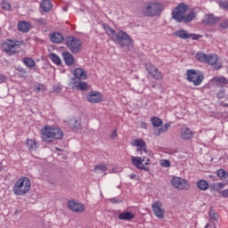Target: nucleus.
Wrapping results in <instances>:
<instances>
[{
  "label": "nucleus",
  "instance_id": "c03bdc74",
  "mask_svg": "<svg viewBox=\"0 0 228 228\" xmlns=\"http://www.w3.org/2000/svg\"><path fill=\"white\" fill-rule=\"evenodd\" d=\"M219 26L222 29H228V20H224L221 21Z\"/></svg>",
  "mask_w": 228,
  "mask_h": 228
},
{
  "label": "nucleus",
  "instance_id": "bb28decb",
  "mask_svg": "<svg viewBox=\"0 0 228 228\" xmlns=\"http://www.w3.org/2000/svg\"><path fill=\"white\" fill-rule=\"evenodd\" d=\"M26 143L28 151H37V149L39 147L38 142L32 139H27Z\"/></svg>",
  "mask_w": 228,
  "mask_h": 228
},
{
  "label": "nucleus",
  "instance_id": "c85d7f7f",
  "mask_svg": "<svg viewBox=\"0 0 228 228\" xmlns=\"http://www.w3.org/2000/svg\"><path fill=\"white\" fill-rule=\"evenodd\" d=\"M41 8L43 12H51L53 8V4H51V0H43L41 3Z\"/></svg>",
  "mask_w": 228,
  "mask_h": 228
},
{
  "label": "nucleus",
  "instance_id": "37998d69",
  "mask_svg": "<svg viewBox=\"0 0 228 228\" xmlns=\"http://www.w3.org/2000/svg\"><path fill=\"white\" fill-rule=\"evenodd\" d=\"M217 99H224L225 97V89H221L216 94Z\"/></svg>",
  "mask_w": 228,
  "mask_h": 228
},
{
  "label": "nucleus",
  "instance_id": "aec40b11",
  "mask_svg": "<svg viewBox=\"0 0 228 228\" xmlns=\"http://www.w3.org/2000/svg\"><path fill=\"white\" fill-rule=\"evenodd\" d=\"M195 133H193V131H191L188 126H183L181 129H180V138L182 140H191V138H193Z\"/></svg>",
  "mask_w": 228,
  "mask_h": 228
},
{
  "label": "nucleus",
  "instance_id": "49530a36",
  "mask_svg": "<svg viewBox=\"0 0 228 228\" xmlns=\"http://www.w3.org/2000/svg\"><path fill=\"white\" fill-rule=\"evenodd\" d=\"M209 217L211 220H217L218 219V214L215 211H210L209 212Z\"/></svg>",
  "mask_w": 228,
  "mask_h": 228
},
{
  "label": "nucleus",
  "instance_id": "cd10ccee",
  "mask_svg": "<svg viewBox=\"0 0 228 228\" xmlns=\"http://www.w3.org/2000/svg\"><path fill=\"white\" fill-rule=\"evenodd\" d=\"M216 176L220 178L221 181H224V183H228V172L224 169H218L216 171Z\"/></svg>",
  "mask_w": 228,
  "mask_h": 228
},
{
  "label": "nucleus",
  "instance_id": "f257e3e1",
  "mask_svg": "<svg viewBox=\"0 0 228 228\" xmlns=\"http://www.w3.org/2000/svg\"><path fill=\"white\" fill-rule=\"evenodd\" d=\"M103 28L105 29V33L115 42V40H117L118 42H119L121 47H125V45L126 47H129V45H131V37H129V35H127V33H126L125 31L121 30L119 31L118 34L115 33V30L113 29V28H111L110 25L108 24H103Z\"/></svg>",
  "mask_w": 228,
  "mask_h": 228
},
{
  "label": "nucleus",
  "instance_id": "c756f323",
  "mask_svg": "<svg viewBox=\"0 0 228 228\" xmlns=\"http://www.w3.org/2000/svg\"><path fill=\"white\" fill-rule=\"evenodd\" d=\"M197 17V12L195 10H191L188 14H185L183 17V20L185 22H191Z\"/></svg>",
  "mask_w": 228,
  "mask_h": 228
},
{
  "label": "nucleus",
  "instance_id": "dca6fc26",
  "mask_svg": "<svg viewBox=\"0 0 228 228\" xmlns=\"http://www.w3.org/2000/svg\"><path fill=\"white\" fill-rule=\"evenodd\" d=\"M86 100L91 104H99V102H102V94L99 91H91L86 95Z\"/></svg>",
  "mask_w": 228,
  "mask_h": 228
},
{
  "label": "nucleus",
  "instance_id": "4be33fe9",
  "mask_svg": "<svg viewBox=\"0 0 228 228\" xmlns=\"http://www.w3.org/2000/svg\"><path fill=\"white\" fill-rule=\"evenodd\" d=\"M73 76L75 79L85 80L86 79V71L81 68H77L74 69Z\"/></svg>",
  "mask_w": 228,
  "mask_h": 228
},
{
  "label": "nucleus",
  "instance_id": "7ed1b4c3",
  "mask_svg": "<svg viewBox=\"0 0 228 228\" xmlns=\"http://www.w3.org/2000/svg\"><path fill=\"white\" fill-rule=\"evenodd\" d=\"M31 190V181L26 176L19 178L13 185L12 193L14 195H26Z\"/></svg>",
  "mask_w": 228,
  "mask_h": 228
},
{
  "label": "nucleus",
  "instance_id": "2f4dec72",
  "mask_svg": "<svg viewBox=\"0 0 228 228\" xmlns=\"http://www.w3.org/2000/svg\"><path fill=\"white\" fill-rule=\"evenodd\" d=\"M151 122L153 127H161L163 126V119L158 117L151 118Z\"/></svg>",
  "mask_w": 228,
  "mask_h": 228
},
{
  "label": "nucleus",
  "instance_id": "603ef678",
  "mask_svg": "<svg viewBox=\"0 0 228 228\" xmlns=\"http://www.w3.org/2000/svg\"><path fill=\"white\" fill-rule=\"evenodd\" d=\"M112 138H115V136H117V131H114L111 134Z\"/></svg>",
  "mask_w": 228,
  "mask_h": 228
},
{
  "label": "nucleus",
  "instance_id": "4468645a",
  "mask_svg": "<svg viewBox=\"0 0 228 228\" xmlns=\"http://www.w3.org/2000/svg\"><path fill=\"white\" fill-rule=\"evenodd\" d=\"M175 35L178 37V38H182V40H188L190 38H191V40H199V38H202V35L189 34L188 31L184 29L175 31Z\"/></svg>",
  "mask_w": 228,
  "mask_h": 228
},
{
  "label": "nucleus",
  "instance_id": "5fc2aeb1",
  "mask_svg": "<svg viewBox=\"0 0 228 228\" xmlns=\"http://www.w3.org/2000/svg\"><path fill=\"white\" fill-rule=\"evenodd\" d=\"M42 20H44L43 19H39L38 20H37V22H42Z\"/></svg>",
  "mask_w": 228,
  "mask_h": 228
},
{
  "label": "nucleus",
  "instance_id": "c9c22d12",
  "mask_svg": "<svg viewBox=\"0 0 228 228\" xmlns=\"http://www.w3.org/2000/svg\"><path fill=\"white\" fill-rule=\"evenodd\" d=\"M106 170H108V167L105 164H99L94 167V172L100 174V172L103 173L106 172Z\"/></svg>",
  "mask_w": 228,
  "mask_h": 228
},
{
  "label": "nucleus",
  "instance_id": "20e7f679",
  "mask_svg": "<svg viewBox=\"0 0 228 228\" xmlns=\"http://www.w3.org/2000/svg\"><path fill=\"white\" fill-rule=\"evenodd\" d=\"M185 76L188 83H191L193 86H200L204 82V73L199 69H187Z\"/></svg>",
  "mask_w": 228,
  "mask_h": 228
},
{
  "label": "nucleus",
  "instance_id": "a18cd8bd",
  "mask_svg": "<svg viewBox=\"0 0 228 228\" xmlns=\"http://www.w3.org/2000/svg\"><path fill=\"white\" fill-rule=\"evenodd\" d=\"M225 184L224 183H217L213 185L214 190H222Z\"/></svg>",
  "mask_w": 228,
  "mask_h": 228
},
{
  "label": "nucleus",
  "instance_id": "8fccbe9b",
  "mask_svg": "<svg viewBox=\"0 0 228 228\" xmlns=\"http://www.w3.org/2000/svg\"><path fill=\"white\" fill-rule=\"evenodd\" d=\"M141 127H142V129H147V123L142 122L141 123Z\"/></svg>",
  "mask_w": 228,
  "mask_h": 228
},
{
  "label": "nucleus",
  "instance_id": "5701e85b",
  "mask_svg": "<svg viewBox=\"0 0 228 228\" xmlns=\"http://www.w3.org/2000/svg\"><path fill=\"white\" fill-rule=\"evenodd\" d=\"M50 40L53 44H61L63 42V36L60 32H53L50 34Z\"/></svg>",
  "mask_w": 228,
  "mask_h": 228
},
{
  "label": "nucleus",
  "instance_id": "2eb2a0df",
  "mask_svg": "<svg viewBox=\"0 0 228 228\" xmlns=\"http://www.w3.org/2000/svg\"><path fill=\"white\" fill-rule=\"evenodd\" d=\"M131 145H133V147H137L136 151L138 154H147V143L143 139H134L131 142Z\"/></svg>",
  "mask_w": 228,
  "mask_h": 228
},
{
  "label": "nucleus",
  "instance_id": "ea45409f",
  "mask_svg": "<svg viewBox=\"0 0 228 228\" xmlns=\"http://www.w3.org/2000/svg\"><path fill=\"white\" fill-rule=\"evenodd\" d=\"M45 90V86L44 84H37L34 86V92H44Z\"/></svg>",
  "mask_w": 228,
  "mask_h": 228
},
{
  "label": "nucleus",
  "instance_id": "393cba45",
  "mask_svg": "<svg viewBox=\"0 0 228 228\" xmlns=\"http://www.w3.org/2000/svg\"><path fill=\"white\" fill-rule=\"evenodd\" d=\"M134 216H136V215L132 212H124L119 214L118 218L119 220H126V222H131V220H134Z\"/></svg>",
  "mask_w": 228,
  "mask_h": 228
},
{
  "label": "nucleus",
  "instance_id": "3c124183",
  "mask_svg": "<svg viewBox=\"0 0 228 228\" xmlns=\"http://www.w3.org/2000/svg\"><path fill=\"white\" fill-rule=\"evenodd\" d=\"M129 177H130V179H136V175L135 174H131V175H129Z\"/></svg>",
  "mask_w": 228,
  "mask_h": 228
},
{
  "label": "nucleus",
  "instance_id": "9b49d317",
  "mask_svg": "<svg viewBox=\"0 0 228 228\" xmlns=\"http://www.w3.org/2000/svg\"><path fill=\"white\" fill-rule=\"evenodd\" d=\"M151 209L153 211V215L159 220H163L165 218V210L163 209V203L159 200H156L151 205Z\"/></svg>",
  "mask_w": 228,
  "mask_h": 228
},
{
  "label": "nucleus",
  "instance_id": "13d9d810",
  "mask_svg": "<svg viewBox=\"0 0 228 228\" xmlns=\"http://www.w3.org/2000/svg\"><path fill=\"white\" fill-rule=\"evenodd\" d=\"M56 151H60V148H56Z\"/></svg>",
  "mask_w": 228,
  "mask_h": 228
},
{
  "label": "nucleus",
  "instance_id": "4d7b16f0",
  "mask_svg": "<svg viewBox=\"0 0 228 228\" xmlns=\"http://www.w3.org/2000/svg\"><path fill=\"white\" fill-rule=\"evenodd\" d=\"M152 88H156V86H152Z\"/></svg>",
  "mask_w": 228,
  "mask_h": 228
},
{
  "label": "nucleus",
  "instance_id": "1a4fd4ad",
  "mask_svg": "<svg viewBox=\"0 0 228 228\" xmlns=\"http://www.w3.org/2000/svg\"><path fill=\"white\" fill-rule=\"evenodd\" d=\"M131 161L134 166L139 170H144L145 172H149V167H145L147 165H151V159L146 158L145 156L142 157H132Z\"/></svg>",
  "mask_w": 228,
  "mask_h": 228
},
{
  "label": "nucleus",
  "instance_id": "6e6552de",
  "mask_svg": "<svg viewBox=\"0 0 228 228\" xmlns=\"http://www.w3.org/2000/svg\"><path fill=\"white\" fill-rule=\"evenodd\" d=\"M66 45L73 54H77L81 51V40L76 37H68L66 39Z\"/></svg>",
  "mask_w": 228,
  "mask_h": 228
},
{
  "label": "nucleus",
  "instance_id": "e433bc0d",
  "mask_svg": "<svg viewBox=\"0 0 228 228\" xmlns=\"http://www.w3.org/2000/svg\"><path fill=\"white\" fill-rule=\"evenodd\" d=\"M50 60L54 63L55 65H61V59L60 56H58L56 53L50 54Z\"/></svg>",
  "mask_w": 228,
  "mask_h": 228
},
{
  "label": "nucleus",
  "instance_id": "423d86ee",
  "mask_svg": "<svg viewBox=\"0 0 228 228\" xmlns=\"http://www.w3.org/2000/svg\"><path fill=\"white\" fill-rule=\"evenodd\" d=\"M188 12V5L184 4H179L175 9L172 11V17L176 22H183L184 20V15Z\"/></svg>",
  "mask_w": 228,
  "mask_h": 228
},
{
  "label": "nucleus",
  "instance_id": "79ce46f5",
  "mask_svg": "<svg viewBox=\"0 0 228 228\" xmlns=\"http://www.w3.org/2000/svg\"><path fill=\"white\" fill-rule=\"evenodd\" d=\"M160 166H162L163 168H168V167H170V160L168 159L160 160Z\"/></svg>",
  "mask_w": 228,
  "mask_h": 228
},
{
  "label": "nucleus",
  "instance_id": "58836bf2",
  "mask_svg": "<svg viewBox=\"0 0 228 228\" xmlns=\"http://www.w3.org/2000/svg\"><path fill=\"white\" fill-rule=\"evenodd\" d=\"M170 123H166L162 127H160L158 130V136H159L161 134V133H167V131H168V129H170Z\"/></svg>",
  "mask_w": 228,
  "mask_h": 228
},
{
  "label": "nucleus",
  "instance_id": "864d4df0",
  "mask_svg": "<svg viewBox=\"0 0 228 228\" xmlns=\"http://www.w3.org/2000/svg\"><path fill=\"white\" fill-rule=\"evenodd\" d=\"M209 227V224H207L206 225H205V228H208Z\"/></svg>",
  "mask_w": 228,
  "mask_h": 228
},
{
  "label": "nucleus",
  "instance_id": "b1692460",
  "mask_svg": "<svg viewBox=\"0 0 228 228\" xmlns=\"http://www.w3.org/2000/svg\"><path fill=\"white\" fill-rule=\"evenodd\" d=\"M18 29L19 31H21L22 33H28L29 29H31V24L28 21H20L18 23Z\"/></svg>",
  "mask_w": 228,
  "mask_h": 228
},
{
  "label": "nucleus",
  "instance_id": "a211bd4d",
  "mask_svg": "<svg viewBox=\"0 0 228 228\" xmlns=\"http://www.w3.org/2000/svg\"><path fill=\"white\" fill-rule=\"evenodd\" d=\"M68 125L72 131L81 129V117H71L68 121Z\"/></svg>",
  "mask_w": 228,
  "mask_h": 228
},
{
  "label": "nucleus",
  "instance_id": "0eeeda50",
  "mask_svg": "<svg viewBox=\"0 0 228 228\" xmlns=\"http://www.w3.org/2000/svg\"><path fill=\"white\" fill-rule=\"evenodd\" d=\"M142 12L147 17H156L161 13V4L150 3L142 9Z\"/></svg>",
  "mask_w": 228,
  "mask_h": 228
},
{
  "label": "nucleus",
  "instance_id": "412c9836",
  "mask_svg": "<svg viewBox=\"0 0 228 228\" xmlns=\"http://www.w3.org/2000/svg\"><path fill=\"white\" fill-rule=\"evenodd\" d=\"M61 56L68 67H71V65H74V63H76V59L74 58V55H72V53L69 52H63Z\"/></svg>",
  "mask_w": 228,
  "mask_h": 228
},
{
  "label": "nucleus",
  "instance_id": "a878e982",
  "mask_svg": "<svg viewBox=\"0 0 228 228\" xmlns=\"http://www.w3.org/2000/svg\"><path fill=\"white\" fill-rule=\"evenodd\" d=\"M212 81L216 83V86H222V85H228V79L225 77H214Z\"/></svg>",
  "mask_w": 228,
  "mask_h": 228
},
{
  "label": "nucleus",
  "instance_id": "6e6d98bb",
  "mask_svg": "<svg viewBox=\"0 0 228 228\" xmlns=\"http://www.w3.org/2000/svg\"><path fill=\"white\" fill-rule=\"evenodd\" d=\"M21 72H26V70L24 69H21Z\"/></svg>",
  "mask_w": 228,
  "mask_h": 228
},
{
  "label": "nucleus",
  "instance_id": "6ab92c4d",
  "mask_svg": "<svg viewBox=\"0 0 228 228\" xmlns=\"http://www.w3.org/2000/svg\"><path fill=\"white\" fill-rule=\"evenodd\" d=\"M220 20V18L215 17L213 14H207L201 20L203 26H215L216 22Z\"/></svg>",
  "mask_w": 228,
  "mask_h": 228
},
{
  "label": "nucleus",
  "instance_id": "72a5a7b5",
  "mask_svg": "<svg viewBox=\"0 0 228 228\" xmlns=\"http://www.w3.org/2000/svg\"><path fill=\"white\" fill-rule=\"evenodd\" d=\"M23 63L26 65V67H28V69H33L35 65H37V62H35V60L29 58V57H25L23 59Z\"/></svg>",
  "mask_w": 228,
  "mask_h": 228
},
{
  "label": "nucleus",
  "instance_id": "4c0bfd02",
  "mask_svg": "<svg viewBox=\"0 0 228 228\" xmlns=\"http://www.w3.org/2000/svg\"><path fill=\"white\" fill-rule=\"evenodd\" d=\"M0 6L2 10H4L5 12H10V10H12V4L7 0H3Z\"/></svg>",
  "mask_w": 228,
  "mask_h": 228
},
{
  "label": "nucleus",
  "instance_id": "f8f14e48",
  "mask_svg": "<svg viewBox=\"0 0 228 228\" xmlns=\"http://www.w3.org/2000/svg\"><path fill=\"white\" fill-rule=\"evenodd\" d=\"M145 69L147 72L152 77L153 79H157V81H161L163 80V73L158 69L154 65L151 63H146L145 64Z\"/></svg>",
  "mask_w": 228,
  "mask_h": 228
},
{
  "label": "nucleus",
  "instance_id": "09e8293b",
  "mask_svg": "<svg viewBox=\"0 0 228 228\" xmlns=\"http://www.w3.org/2000/svg\"><path fill=\"white\" fill-rule=\"evenodd\" d=\"M6 81V77L4 75H0V83H4Z\"/></svg>",
  "mask_w": 228,
  "mask_h": 228
},
{
  "label": "nucleus",
  "instance_id": "ddd939ff",
  "mask_svg": "<svg viewBox=\"0 0 228 228\" xmlns=\"http://www.w3.org/2000/svg\"><path fill=\"white\" fill-rule=\"evenodd\" d=\"M205 63H207V65H211L214 70H220V69H222V63L218 60V55L216 53L208 54Z\"/></svg>",
  "mask_w": 228,
  "mask_h": 228
},
{
  "label": "nucleus",
  "instance_id": "f3484780",
  "mask_svg": "<svg viewBox=\"0 0 228 228\" xmlns=\"http://www.w3.org/2000/svg\"><path fill=\"white\" fill-rule=\"evenodd\" d=\"M68 208L74 213H83L85 211V204L79 203L76 200H69L68 202Z\"/></svg>",
  "mask_w": 228,
  "mask_h": 228
},
{
  "label": "nucleus",
  "instance_id": "de8ad7c7",
  "mask_svg": "<svg viewBox=\"0 0 228 228\" xmlns=\"http://www.w3.org/2000/svg\"><path fill=\"white\" fill-rule=\"evenodd\" d=\"M110 202H111L112 204H118V202H120V200H118L117 199H110Z\"/></svg>",
  "mask_w": 228,
  "mask_h": 228
},
{
  "label": "nucleus",
  "instance_id": "f704fd0d",
  "mask_svg": "<svg viewBox=\"0 0 228 228\" xmlns=\"http://www.w3.org/2000/svg\"><path fill=\"white\" fill-rule=\"evenodd\" d=\"M74 85L78 90H88V84L86 82L81 80L75 81Z\"/></svg>",
  "mask_w": 228,
  "mask_h": 228
},
{
  "label": "nucleus",
  "instance_id": "f03ea898",
  "mask_svg": "<svg viewBox=\"0 0 228 228\" xmlns=\"http://www.w3.org/2000/svg\"><path fill=\"white\" fill-rule=\"evenodd\" d=\"M41 134L44 142L52 143L54 140H61L63 138V130L58 126H45L41 129Z\"/></svg>",
  "mask_w": 228,
  "mask_h": 228
},
{
  "label": "nucleus",
  "instance_id": "39448f33",
  "mask_svg": "<svg viewBox=\"0 0 228 228\" xmlns=\"http://www.w3.org/2000/svg\"><path fill=\"white\" fill-rule=\"evenodd\" d=\"M20 41H14L12 39H7L6 42H4L2 45V47L4 51L9 55H13L17 54L20 51Z\"/></svg>",
  "mask_w": 228,
  "mask_h": 228
},
{
  "label": "nucleus",
  "instance_id": "a19ab883",
  "mask_svg": "<svg viewBox=\"0 0 228 228\" xmlns=\"http://www.w3.org/2000/svg\"><path fill=\"white\" fill-rule=\"evenodd\" d=\"M218 5H219L220 8H222L223 10L228 11V1H220V2L218 3Z\"/></svg>",
  "mask_w": 228,
  "mask_h": 228
},
{
  "label": "nucleus",
  "instance_id": "9d476101",
  "mask_svg": "<svg viewBox=\"0 0 228 228\" xmlns=\"http://www.w3.org/2000/svg\"><path fill=\"white\" fill-rule=\"evenodd\" d=\"M171 184L176 190H190V183L185 179H183L179 176H175L171 179Z\"/></svg>",
  "mask_w": 228,
  "mask_h": 228
},
{
  "label": "nucleus",
  "instance_id": "7c9ffc66",
  "mask_svg": "<svg viewBox=\"0 0 228 228\" xmlns=\"http://www.w3.org/2000/svg\"><path fill=\"white\" fill-rule=\"evenodd\" d=\"M199 190H201L202 191H206L209 188V183L206 180H200L196 183Z\"/></svg>",
  "mask_w": 228,
  "mask_h": 228
},
{
  "label": "nucleus",
  "instance_id": "473e14b6",
  "mask_svg": "<svg viewBox=\"0 0 228 228\" xmlns=\"http://www.w3.org/2000/svg\"><path fill=\"white\" fill-rule=\"evenodd\" d=\"M208 56V54L204 53V52H199L196 53L195 58L196 60H198V61H200L201 63H206Z\"/></svg>",
  "mask_w": 228,
  "mask_h": 228
}]
</instances>
